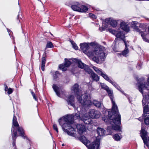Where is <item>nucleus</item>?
I'll return each instance as SVG.
<instances>
[{"label":"nucleus","mask_w":149,"mask_h":149,"mask_svg":"<svg viewBox=\"0 0 149 149\" xmlns=\"http://www.w3.org/2000/svg\"><path fill=\"white\" fill-rule=\"evenodd\" d=\"M79 113V112L76 113L74 116L73 115H68L67 116L64 118L63 124L62 125V123L61 121V120L59 119L58 120V122L60 125L62 127L63 130V131L67 133V134L70 136H75L76 134L75 133L76 131L74 128L71 127L68 130L67 129H65V127L66 126L71 127V124L73 122L74 120H75L79 118L81 120L82 118V116L80 115Z\"/></svg>","instance_id":"1"},{"label":"nucleus","mask_w":149,"mask_h":149,"mask_svg":"<svg viewBox=\"0 0 149 149\" xmlns=\"http://www.w3.org/2000/svg\"><path fill=\"white\" fill-rule=\"evenodd\" d=\"M111 112L107 111H105V112L108 113V117L111 120L110 122H112L115 125L112 126V129L115 130H120V125L121 123V118L118 110L117 112L111 113Z\"/></svg>","instance_id":"2"},{"label":"nucleus","mask_w":149,"mask_h":149,"mask_svg":"<svg viewBox=\"0 0 149 149\" xmlns=\"http://www.w3.org/2000/svg\"><path fill=\"white\" fill-rule=\"evenodd\" d=\"M76 96L78 101L82 105L87 107L92 105V102L90 100L91 98L90 95L88 96L86 93L82 95V93H81Z\"/></svg>","instance_id":"3"},{"label":"nucleus","mask_w":149,"mask_h":149,"mask_svg":"<svg viewBox=\"0 0 149 149\" xmlns=\"http://www.w3.org/2000/svg\"><path fill=\"white\" fill-rule=\"evenodd\" d=\"M103 89L106 91L109 96L112 104V107L111 113H115L118 112V107L115 101L114 100L113 96V91L110 90L108 87L103 86Z\"/></svg>","instance_id":"4"},{"label":"nucleus","mask_w":149,"mask_h":149,"mask_svg":"<svg viewBox=\"0 0 149 149\" xmlns=\"http://www.w3.org/2000/svg\"><path fill=\"white\" fill-rule=\"evenodd\" d=\"M97 47L94 48L93 52L91 51L89 52L88 54V56L90 57L92 56H94L96 57H97L98 59L100 58V59L102 58V48H100L101 47L100 45H98Z\"/></svg>","instance_id":"5"},{"label":"nucleus","mask_w":149,"mask_h":149,"mask_svg":"<svg viewBox=\"0 0 149 149\" xmlns=\"http://www.w3.org/2000/svg\"><path fill=\"white\" fill-rule=\"evenodd\" d=\"M13 126L17 128L18 131L20 134V135H21L22 138H25L26 136L24 134V130L22 127L19 126L17 121V118L14 115L13 120Z\"/></svg>","instance_id":"6"},{"label":"nucleus","mask_w":149,"mask_h":149,"mask_svg":"<svg viewBox=\"0 0 149 149\" xmlns=\"http://www.w3.org/2000/svg\"><path fill=\"white\" fill-rule=\"evenodd\" d=\"M74 62L76 63L78 67L80 68L84 69L86 72L89 71L90 72H92V70L89 68L88 66L85 64H84L81 61L76 59H74Z\"/></svg>","instance_id":"7"},{"label":"nucleus","mask_w":149,"mask_h":149,"mask_svg":"<svg viewBox=\"0 0 149 149\" xmlns=\"http://www.w3.org/2000/svg\"><path fill=\"white\" fill-rule=\"evenodd\" d=\"M109 31L112 34L114 35L117 38L123 40L124 42L125 41L124 40V38H125V35L123 31H119V29H118L117 31L111 29H109Z\"/></svg>","instance_id":"8"},{"label":"nucleus","mask_w":149,"mask_h":149,"mask_svg":"<svg viewBox=\"0 0 149 149\" xmlns=\"http://www.w3.org/2000/svg\"><path fill=\"white\" fill-rule=\"evenodd\" d=\"M74 62V59L73 60L70 59L65 60V63L64 65L61 64L59 66V68L63 71H65L66 70V67H68L72 63H73Z\"/></svg>","instance_id":"9"},{"label":"nucleus","mask_w":149,"mask_h":149,"mask_svg":"<svg viewBox=\"0 0 149 149\" xmlns=\"http://www.w3.org/2000/svg\"><path fill=\"white\" fill-rule=\"evenodd\" d=\"M80 45L81 49L84 53L87 54L88 55L89 52H91V51L90 50L91 47L89 46L88 44L86 43H81Z\"/></svg>","instance_id":"10"},{"label":"nucleus","mask_w":149,"mask_h":149,"mask_svg":"<svg viewBox=\"0 0 149 149\" xmlns=\"http://www.w3.org/2000/svg\"><path fill=\"white\" fill-rule=\"evenodd\" d=\"M137 85L139 91L142 93H143V91L144 89L149 90V77L148 79L147 82L146 83L142 84L141 83H138Z\"/></svg>","instance_id":"11"},{"label":"nucleus","mask_w":149,"mask_h":149,"mask_svg":"<svg viewBox=\"0 0 149 149\" xmlns=\"http://www.w3.org/2000/svg\"><path fill=\"white\" fill-rule=\"evenodd\" d=\"M89 117L93 118H97L100 116V112L94 109H92L89 112Z\"/></svg>","instance_id":"12"},{"label":"nucleus","mask_w":149,"mask_h":149,"mask_svg":"<svg viewBox=\"0 0 149 149\" xmlns=\"http://www.w3.org/2000/svg\"><path fill=\"white\" fill-rule=\"evenodd\" d=\"M99 146L100 141L97 139L96 141L92 142L87 146L89 149H100Z\"/></svg>","instance_id":"13"},{"label":"nucleus","mask_w":149,"mask_h":149,"mask_svg":"<svg viewBox=\"0 0 149 149\" xmlns=\"http://www.w3.org/2000/svg\"><path fill=\"white\" fill-rule=\"evenodd\" d=\"M147 132L142 127L141 130L140 132L141 136L143 139L144 143L148 147V145L147 141V138L146 137Z\"/></svg>","instance_id":"14"},{"label":"nucleus","mask_w":149,"mask_h":149,"mask_svg":"<svg viewBox=\"0 0 149 149\" xmlns=\"http://www.w3.org/2000/svg\"><path fill=\"white\" fill-rule=\"evenodd\" d=\"M71 91L72 93H74L77 96L82 93V92L80 90L79 86L78 84H74L71 88Z\"/></svg>","instance_id":"15"},{"label":"nucleus","mask_w":149,"mask_h":149,"mask_svg":"<svg viewBox=\"0 0 149 149\" xmlns=\"http://www.w3.org/2000/svg\"><path fill=\"white\" fill-rule=\"evenodd\" d=\"M105 22L107 24H109L114 27H116L117 25V22L116 20L111 18L106 19Z\"/></svg>","instance_id":"16"},{"label":"nucleus","mask_w":149,"mask_h":149,"mask_svg":"<svg viewBox=\"0 0 149 149\" xmlns=\"http://www.w3.org/2000/svg\"><path fill=\"white\" fill-rule=\"evenodd\" d=\"M120 27L122 30L126 32H128L130 31V29L127 22H122L120 24Z\"/></svg>","instance_id":"17"},{"label":"nucleus","mask_w":149,"mask_h":149,"mask_svg":"<svg viewBox=\"0 0 149 149\" xmlns=\"http://www.w3.org/2000/svg\"><path fill=\"white\" fill-rule=\"evenodd\" d=\"M77 127L78 133L80 134L84 133L86 131V129L85 127L83 125L78 124L77 125Z\"/></svg>","instance_id":"18"},{"label":"nucleus","mask_w":149,"mask_h":149,"mask_svg":"<svg viewBox=\"0 0 149 149\" xmlns=\"http://www.w3.org/2000/svg\"><path fill=\"white\" fill-rule=\"evenodd\" d=\"M53 88L56 93L57 95L60 97H63L64 95L60 93V88L56 84H54L52 86Z\"/></svg>","instance_id":"19"},{"label":"nucleus","mask_w":149,"mask_h":149,"mask_svg":"<svg viewBox=\"0 0 149 149\" xmlns=\"http://www.w3.org/2000/svg\"><path fill=\"white\" fill-rule=\"evenodd\" d=\"M11 131L12 132H13V136L12 138L13 140V146H14L15 144V141L16 139V137L17 136V131H15L14 127L13 126L12 127Z\"/></svg>","instance_id":"20"},{"label":"nucleus","mask_w":149,"mask_h":149,"mask_svg":"<svg viewBox=\"0 0 149 149\" xmlns=\"http://www.w3.org/2000/svg\"><path fill=\"white\" fill-rule=\"evenodd\" d=\"M81 120L83 121L85 124H89L91 121V120L89 117L86 114H84L82 116Z\"/></svg>","instance_id":"21"},{"label":"nucleus","mask_w":149,"mask_h":149,"mask_svg":"<svg viewBox=\"0 0 149 149\" xmlns=\"http://www.w3.org/2000/svg\"><path fill=\"white\" fill-rule=\"evenodd\" d=\"M138 22L137 21H132L131 22L132 27L135 31L140 32V30L138 28Z\"/></svg>","instance_id":"22"},{"label":"nucleus","mask_w":149,"mask_h":149,"mask_svg":"<svg viewBox=\"0 0 149 149\" xmlns=\"http://www.w3.org/2000/svg\"><path fill=\"white\" fill-rule=\"evenodd\" d=\"M67 101L68 104H70L73 107H74V97L72 95H71L68 97Z\"/></svg>","instance_id":"23"},{"label":"nucleus","mask_w":149,"mask_h":149,"mask_svg":"<svg viewBox=\"0 0 149 149\" xmlns=\"http://www.w3.org/2000/svg\"><path fill=\"white\" fill-rule=\"evenodd\" d=\"M87 72L88 74H91V76L94 80L97 81L99 80V78L98 76L93 72L92 70L91 72H90L89 71H88Z\"/></svg>","instance_id":"24"},{"label":"nucleus","mask_w":149,"mask_h":149,"mask_svg":"<svg viewBox=\"0 0 149 149\" xmlns=\"http://www.w3.org/2000/svg\"><path fill=\"white\" fill-rule=\"evenodd\" d=\"M71 8L74 11L79 12L84 11L82 9L80 8L77 5H72L71 6Z\"/></svg>","instance_id":"25"},{"label":"nucleus","mask_w":149,"mask_h":149,"mask_svg":"<svg viewBox=\"0 0 149 149\" xmlns=\"http://www.w3.org/2000/svg\"><path fill=\"white\" fill-rule=\"evenodd\" d=\"M125 44L126 47L125 49L122 53L118 54V55H123V56H126V55L128 53L129 51L128 50V48H127V44L125 41Z\"/></svg>","instance_id":"26"},{"label":"nucleus","mask_w":149,"mask_h":149,"mask_svg":"<svg viewBox=\"0 0 149 149\" xmlns=\"http://www.w3.org/2000/svg\"><path fill=\"white\" fill-rule=\"evenodd\" d=\"M46 61V59L45 58L43 57L42 59L41 68L42 70L43 71L45 70V66Z\"/></svg>","instance_id":"27"},{"label":"nucleus","mask_w":149,"mask_h":149,"mask_svg":"<svg viewBox=\"0 0 149 149\" xmlns=\"http://www.w3.org/2000/svg\"><path fill=\"white\" fill-rule=\"evenodd\" d=\"M97 133L98 135L97 139H98L99 138V136H101L102 135V129L100 128H98L97 129Z\"/></svg>","instance_id":"28"},{"label":"nucleus","mask_w":149,"mask_h":149,"mask_svg":"<svg viewBox=\"0 0 149 149\" xmlns=\"http://www.w3.org/2000/svg\"><path fill=\"white\" fill-rule=\"evenodd\" d=\"M80 139L81 141L85 145L87 144V143L88 141L87 140L86 137L84 136H81Z\"/></svg>","instance_id":"29"},{"label":"nucleus","mask_w":149,"mask_h":149,"mask_svg":"<svg viewBox=\"0 0 149 149\" xmlns=\"http://www.w3.org/2000/svg\"><path fill=\"white\" fill-rule=\"evenodd\" d=\"M103 77L105 80L112 84L113 85L115 86V84L110 79H109V78L107 75L103 74Z\"/></svg>","instance_id":"30"},{"label":"nucleus","mask_w":149,"mask_h":149,"mask_svg":"<svg viewBox=\"0 0 149 149\" xmlns=\"http://www.w3.org/2000/svg\"><path fill=\"white\" fill-rule=\"evenodd\" d=\"M89 45L91 47L90 49H91L93 47H97L98 45H99L98 44H97L95 42H91L90 43H88Z\"/></svg>","instance_id":"31"},{"label":"nucleus","mask_w":149,"mask_h":149,"mask_svg":"<svg viewBox=\"0 0 149 149\" xmlns=\"http://www.w3.org/2000/svg\"><path fill=\"white\" fill-rule=\"evenodd\" d=\"M93 104L96 107L99 108L100 107L101 103L99 102L96 100H94L93 101Z\"/></svg>","instance_id":"32"},{"label":"nucleus","mask_w":149,"mask_h":149,"mask_svg":"<svg viewBox=\"0 0 149 149\" xmlns=\"http://www.w3.org/2000/svg\"><path fill=\"white\" fill-rule=\"evenodd\" d=\"M108 49L107 47H103V54H104V56H103V59L107 56Z\"/></svg>","instance_id":"33"},{"label":"nucleus","mask_w":149,"mask_h":149,"mask_svg":"<svg viewBox=\"0 0 149 149\" xmlns=\"http://www.w3.org/2000/svg\"><path fill=\"white\" fill-rule=\"evenodd\" d=\"M53 47L54 45L51 42L48 41L47 42L45 49H46L47 48H52Z\"/></svg>","instance_id":"34"},{"label":"nucleus","mask_w":149,"mask_h":149,"mask_svg":"<svg viewBox=\"0 0 149 149\" xmlns=\"http://www.w3.org/2000/svg\"><path fill=\"white\" fill-rule=\"evenodd\" d=\"M93 68L98 74L102 76V72L99 70L95 66H93Z\"/></svg>","instance_id":"35"},{"label":"nucleus","mask_w":149,"mask_h":149,"mask_svg":"<svg viewBox=\"0 0 149 149\" xmlns=\"http://www.w3.org/2000/svg\"><path fill=\"white\" fill-rule=\"evenodd\" d=\"M145 118L144 120V122L147 125H149V115H145Z\"/></svg>","instance_id":"36"},{"label":"nucleus","mask_w":149,"mask_h":149,"mask_svg":"<svg viewBox=\"0 0 149 149\" xmlns=\"http://www.w3.org/2000/svg\"><path fill=\"white\" fill-rule=\"evenodd\" d=\"M139 32L140 33H141V35L142 38L143 39V40L145 41H146L147 42H148V40H147V39H146V38L145 37V34L143 32L141 31L140 30V32Z\"/></svg>","instance_id":"37"},{"label":"nucleus","mask_w":149,"mask_h":149,"mask_svg":"<svg viewBox=\"0 0 149 149\" xmlns=\"http://www.w3.org/2000/svg\"><path fill=\"white\" fill-rule=\"evenodd\" d=\"M138 27L143 29V30H145L146 28V25L144 24L138 23Z\"/></svg>","instance_id":"38"},{"label":"nucleus","mask_w":149,"mask_h":149,"mask_svg":"<svg viewBox=\"0 0 149 149\" xmlns=\"http://www.w3.org/2000/svg\"><path fill=\"white\" fill-rule=\"evenodd\" d=\"M113 138L116 141L120 140L121 138L118 134H115L113 136Z\"/></svg>","instance_id":"39"},{"label":"nucleus","mask_w":149,"mask_h":149,"mask_svg":"<svg viewBox=\"0 0 149 149\" xmlns=\"http://www.w3.org/2000/svg\"><path fill=\"white\" fill-rule=\"evenodd\" d=\"M80 8L82 9L84 11L83 12H85L88 9V8L87 7V6L84 5H82L81 6Z\"/></svg>","instance_id":"40"},{"label":"nucleus","mask_w":149,"mask_h":149,"mask_svg":"<svg viewBox=\"0 0 149 149\" xmlns=\"http://www.w3.org/2000/svg\"><path fill=\"white\" fill-rule=\"evenodd\" d=\"M73 48L75 50H77L78 49V47L77 46V45L73 42H71Z\"/></svg>","instance_id":"41"},{"label":"nucleus","mask_w":149,"mask_h":149,"mask_svg":"<svg viewBox=\"0 0 149 149\" xmlns=\"http://www.w3.org/2000/svg\"><path fill=\"white\" fill-rule=\"evenodd\" d=\"M31 93L32 94V96H33V98L36 101H38V99L36 97V95L35 94L34 92H33L32 91H31Z\"/></svg>","instance_id":"42"},{"label":"nucleus","mask_w":149,"mask_h":149,"mask_svg":"<svg viewBox=\"0 0 149 149\" xmlns=\"http://www.w3.org/2000/svg\"><path fill=\"white\" fill-rule=\"evenodd\" d=\"M59 75V73L58 72H56L54 75V79H56Z\"/></svg>","instance_id":"43"},{"label":"nucleus","mask_w":149,"mask_h":149,"mask_svg":"<svg viewBox=\"0 0 149 149\" xmlns=\"http://www.w3.org/2000/svg\"><path fill=\"white\" fill-rule=\"evenodd\" d=\"M118 40L117 38H116L114 42V44L115 46L117 47V45L118 44Z\"/></svg>","instance_id":"44"},{"label":"nucleus","mask_w":149,"mask_h":149,"mask_svg":"<svg viewBox=\"0 0 149 149\" xmlns=\"http://www.w3.org/2000/svg\"><path fill=\"white\" fill-rule=\"evenodd\" d=\"M53 127L54 130H55L58 133V130L56 125V124H54L53 125Z\"/></svg>","instance_id":"45"},{"label":"nucleus","mask_w":149,"mask_h":149,"mask_svg":"<svg viewBox=\"0 0 149 149\" xmlns=\"http://www.w3.org/2000/svg\"><path fill=\"white\" fill-rule=\"evenodd\" d=\"M13 92V90L11 88H9L8 90L7 93L8 94H11Z\"/></svg>","instance_id":"46"},{"label":"nucleus","mask_w":149,"mask_h":149,"mask_svg":"<svg viewBox=\"0 0 149 149\" xmlns=\"http://www.w3.org/2000/svg\"><path fill=\"white\" fill-rule=\"evenodd\" d=\"M90 16L93 18H96L95 16L92 13L90 14Z\"/></svg>","instance_id":"47"},{"label":"nucleus","mask_w":149,"mask_h":149,"mask_svg":"<svg viewBox=\"0 0 149 149\" xmlns=\"http://www.w3.org/2000/svg\"><path fill=\"white\" fill-rule=\"evenodd\" d=\"M8 88L7 87V86H6V87L5 88V91H8Z\"/></svg>","instance_id":"48"},{"label":"nucleus","mask_w":149,"mask_h":149,"mask_svg":"<svg viewBox=\"0 0 149 149\" xmlns=\"http://www.w3.org/2000/svg\"><path fill=\"white\" fill-rule=\"evenodd\" d=\"M99 30H100L101 31H102V27L100 28Z\"/></svg>","instance_id":"49"},{"label":"nucleus","mask_w":149,"mask_h":149,"mask_svg":"<svg viewBox=\"0 0 149 149\" xmlns=\"http://www.w3.org/2000/svg\"><path fill=\"white\" fill-rule=\"evenodd\" d=\"M62 145V146H64V144H63Z\"/></svg>","instance_id":"50"},{"label":"nucleus","mask_w":149,"mask_h":149,"mask_svg":"<svg viewBox=\"0 0 149 149\" xmlns=\"http://www.w3.org/2000/svg\"><path fill=\"white\" fill-rule=\"evenodd\" d=\"M138 66H139V67L140 66V64H139V65H138Z\"/></svg>","instance_id":"51"},{"label":"nucleus","mask_w":149,"mask_h":149,"mask_svg":"<svg viewBox=\"0 0 149 149\" xmlns=\"http://www.w3.org/2000/svg\"><path fill=\"white\" fill-rule=\"evenodd\" d=\"M19 14H18V17L19 18Z\"/></svg>","instance_id":"52"},{"label":"nucleus","mask_w":149,"mask_h":149,"mask_svg":"<svg viewBox=\"0 0 149 149\" xmlns=\"http://www.w3.org/2000/svg\"><path fill=\"white\" fill-rule=\"evenodd\" d=\"M101 86L102 87V85H101Z\"/></svg>","instance_id":"53"},{"label":"nucleus","mask_w":149,"mask_h":149,"mask_svg":"<svg viewBox=\"0 0 149 149\" xmlns=\"http://www.w3.org/2000/svg\"><path fill=\"white\" fill-rule=\"evenodd\" d=\"M8 31H9V30H8V32H9Z\"/></svg>","instance_id":"54"},{"label":"nucleus","mask_w":149,"mask_h":149,"mask_svg":"<svg viewBox=\"0 0 149 149\" xmlns=\"http://www.w3.org/2000/svg\"><path fill=\"white\" fill-rule=\"evenodd\" d=\"M103 43H104L105 44V43L104 42H103Z\"/></svg>","instance_id":"55"},{"label":"nucleus","mask_w":149,"mask_h":149,"mask_svg":"<svg viewBox=\"0 0 149 149\" xmlns=\"http://www.w3.org/2000/svg\"><path fill=\"white\" fill-rule=\"evenodd\" d=\"M51 34L52 35V33H51Z\"/></svg>","instance_id":"56"}]
</instances>
